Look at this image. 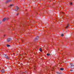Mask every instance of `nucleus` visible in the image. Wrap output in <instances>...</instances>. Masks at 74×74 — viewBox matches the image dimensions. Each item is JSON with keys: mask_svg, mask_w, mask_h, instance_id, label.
I'll use <instances>...</instances> for the list:
<instances>
[{"mask_svg": "<svg viewBox=\"0 0 74 74\" xmlns=\"http://www.w3.org/2000/svg\"><path fill=\"white\" fill-rule=\"evenodd\" d=\"M6 59H10V57H8V56H7V57H6Z\"/></svg>", "mask_w": 74, "mask_h": 74, "instance_id": "nucleus-8", "label": "nucleus"}, {"mask_svg": "<svg viewBox=\"0 0 74 74\" xmlns=\"http://www.w3.org/2000/svg\"><path fill=\"white\" fill-rule=\"evenodd\" d=\"M36 38H37V39L38 38V36H37L36 37Z\"/></svg>", "mask_w": 74, "mask_h": 74, "instance_id": "nucleus-19", "label": "nucleus"}, {"mask_svg": "<svg viewBox=\"0 0 74 74\" xmlns=\"http://www.w3.org/2000/svg\"><path fill=\"white\" fill-rule=\"evenodd\" d=\"M18 9H19V8L18 6H16L15 7V10L16 11H17L18 10Z\"/></svg>", "mask_w": 74, "mask_h": 74, "instance_id": "nucleus-1", "label": "nucleus"}, {"mask_svg": "<svg viewBox=\"0 0 74 74\" xmlns=\"http://www.w3.org/2000/svg\"><path fill=\"white\" fill-rule=\"evenodd\" d=\"M16 15H18V13H17Z\"/></svg>", "mask_w": 74, "mask_h": 74, "instance_id": "nucleus-22", "label": "nucleus"}, {"mask_svg": "<svg viewBox=\"0 0 74 74\" xmlns=\"http://www.w3.org/2000/svg\"><path fill=\"white\" fill-rule=\"evenodd\" d=\"M3 57H4L5 58H7V55H3Z\"/></svg>", "mask_w": 74, "mask_h": 74, "instance_id": "nucleus-2", "label": "nucleus"}, {"mask_svg": "<svg viewBox=\"0 0 74 74\" xmlns=\"http://www.w3.org/2000/svg\"><path fill=\"white\" fill-rule=\"evenodd\" d=\"M39 50L40 51H42V50L41 49V48H40L39 49Z\"/></svg>", "mask_w": 74, "mask_h": 74, "instance_id": "nucleus-16", "label": "nucleus"}, {"mask_svg": "<svg viewBox=\"0 0 74 74\" xmlns=\"http://www.w3.org/2000/svg\"><path fill=\"white\" fill-rule=\"evenodd\" d=\"M2 73H4L5 71L4 69H2V70L1 71Z\"/></svg>", "mask_w": 74, "mask_h": 74, "instance_id": "nucleus-6", "label": "nucleus"}, {"mask_svg": "<svg viewBox=\"0 0 74 74\" xmlns=\"http://www.w3.org/2000/svg\"><path fill=\"white\" fill-rule=\"evenodd\" d=\"M71 69H74V66L73 65H72V66H71Z\"/></svg>", "mask_w": 74, "mask_h": 74, "instance_id": "nucleus-5", "label": "nucleus"}, {"mask_svg": "<svg viewBox=\"0 0 74 74\" xmlns=\"http://www.w3.org/2000/svg\"><path fill=\"white\" fill-rule=\"evenodd\" d=\"M69 26H70V24H68L67 26L66 27V28H67V27H69Z\"/></svg>", "mask_w": 74, "mask_h": 74, "instance_id": "nucleus-9", "label": "nucleus"}, {"mask_svg": "<svg viewBox=\"0 0 74 74\" xmlns=\"http://www.w3.org/2000/svg\"><path fill=\"white\" fill-rule=\"evenodd\" d=\"M61 36H63V34H62L61 35Z\"/></svg>", "mask_w": 74, "mask_h": 74, "instance_id": "nucleus-18", "label": "nucleus"}, {"mask_svg": "<svg viewBox=\"0 0 74 74\" xmlns=\"http://www.w3.org/2000/svg\"><path fill=\"white\" fill-rule=\"evenodd\" d=\"M71 71H73V69H71V70H70Z\"/></svg>", "mask_w": 74, "mask_h": 74, "instance_id": "nucleus-20", "label": "nucleus"}, {"mask_svg": "<svg viewBox=\"0 0 74 74\" xmlns=\"http://www.w3.org/2000/svg\"><path fill=\"white\" fill-rule=\"evenodd\" d=\"M70 64L71 65V66H73L74 65V64L72 63H70Z\"/></svg>", "mask_w": 74, "mask_h": 74, "instance_id": "nucleus-11", "label": "nucleus"}, {"mask_svg": "<svg viewBox=\"0 0 74 74\" xmlns=\"http://www.w3.org/2000/svg\"><path fill=\"white\" fill-rule=\"evenodd\" d=\"M12 0H8L7 1H6V3H9V2H10V1H11Z\"/></svg>", "mask_w": 74, "mask_h": 74, "instance_id": "nucleus-4", "label": "nucleus"}, {"mask_svg": "<svg viewBox=\"0 0 74 74\" xmlns=\"http://www.w3.org/2000/svg\"><path fill=\"white\" fill-rule=\"evenodd\" d=\"M12 5H10L9 7H11V6H12Z\"/></svg>", "mask_w": 74, "mask_h": 74, "instance_id": "nucleus-12", "label": "nucleus"}, {"mask_svg": "<svg viewBox=\"0 0 74 74\" xmlns=\"http://www.w3.org/2000/svg\"><path fill=\"white\" fill-rule=\"evenodd\" d=\"M7 18H3V22H4V21H5V20H6V19Z\"/></svg>", "mask_w": 74, "mask_h": 74, "instance_id": "nucleus-7", "label": "nucleus"}, {"mask_svg": "<svg viewBox=\"0 0 74 74\" xmlns=\"http://www.w3.org/2000/svg\"><path fill=\"white\" fill-rule=\"evenodd\" d=\"M72 3H71V2L70 3V5H72Z\"/></svg>", "mask_w": 74, "mask_h": 74, "instance_id": "nucleus-17", "label": "nucleus"}, {"mask_svg": "<svg viewBox=\"0 0 74 74\" xmlns=\"http://www.w3.org/2000/svg\"><path fill=\"white\" fill-rule=\"evenodd\" d=\"M57 73L58 74H61V73L60 72H57Z\"/></svg>", "mask_w": 74, "mask_h": 74, "instance_id": "nucleus-14", "label": "nucleus"}, {"mask_svg": "<svg viewBox=\"0 0 74 74\" xmlns=\"http://www.w3.org/2000/svg\"><path fill=\"white\" fill-rule=\"evenodd\" d=\"M4 37H5V35H4V36H3Z\"/></svg>", "mask_w": 74, "mask_h": 74, "instance_id": "nucleus-21", "label": "nucleus"}, {"mask_svg": "<svg viewBox=\"0 0 74 74\" xmlns=\"http://www.w3.org/2000/svg\"><path fill=\"white\" fill-rule=\"evenodd\" d=\"M47 56H50V54L47 53Z\"/></svg>", "mask_w": 74, "mask_h": 74, "instance_id": "nucleus-13", "label": "nucleus"}, {"mask_svg": "<svg viewBox=\"0 0 74 74\" xmlns=\"http://www.w3.org/2000/svg\"><path fill=\"white\" fill-rule=\"evenodd\" d=\"M7 47H10V45H7Z\"/></svg>", "mask_w": 74, "mask_h": 74, "instance_id": "nucleus-15", "label": "nucleus"}, {"mask_svg": "<svg viewBox=\"0 0 74 74\" xmlns=\"http://www.w3.org/2000/svg\"><path fill=\"white\" fill-rule=\"evenodd\" d=\"M63 70H64V69H63V68H60V70H62V71H63Z\"/></svg>", "mask_w": 74, "mask_h": 74, "instance_id": "nucleus-10", "label": "nucleus"}, {"mask_svg": "<svg viewBox=\"0 0 74 74\" xmlns=\"http://www.w3.org/2000/svg\"><path fill=\"white\" fill-rule=\"evenodd\" d=\"M11 38H8V39L7 41L8 42H9V41H11Z\"/></svg>", "mask_w": 74, "mask_h": 74, "instance_id": "nucleus-3", "label": "nucleus"}]
</instances>
